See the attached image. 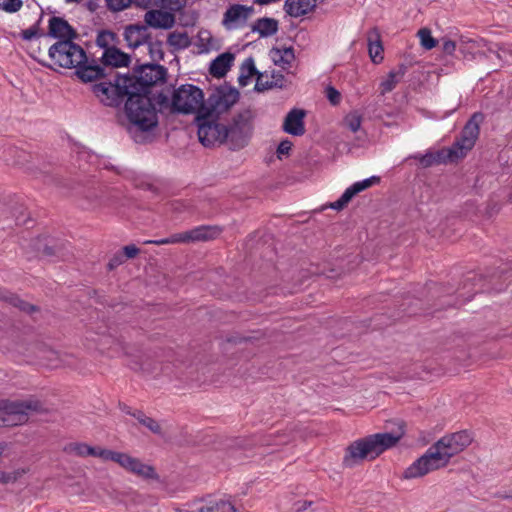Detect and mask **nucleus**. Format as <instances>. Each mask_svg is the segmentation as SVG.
Returning a JSON list of instances; mask_svg holds the SVG:
<instances>
[{"instance_id": "32", "label": "nucleus", "mask_w": 512, "mask_h": 512, "mask_svg": "<svg viewBox=\"0 0 512 512\" xmlns=\"http://www.w3.org/2000/svg\"><path fill=\"white\" fill-rule=\"evenodd\" d=\"M133 417L139 422V424L146 427L149 431L156 435H162V428L158 421L147 416L141 410H135Z\"/></svg>"}, {"instance_id": "4", "label": "nucleus", "mask_w": 512, "mask_h": 512, "mask_svg": "<svg viewBox=\"0 0 512 512\" xmlns=\"http://www.w3.org/2000/svg\"><path fill=\"white\" fill-rule=\"evenodd\" d=\"M30 412L44 413L46 410L41 401L35 398L25 400L0 399V413L3 426H18L25 424Z\"/></svg>"}, {"instance_id": "52", "label": "nucleus", "mask_w": 512, "mask_h": 512, "mask_svg": "<svg viewBox=\"0 0 512 512\" xmlns=\"http://www.w3.org/2000/svg\"><path fill=\"white\" fill-rule=\"evenodd\" d=\"M121 410H122L124 413L129 414V415H131V416H133V413L135 412V411H132V410H131L127 405H122V406H121Z\"/></svg>"}, {"instance_id": "15", "label": "nucleus", "mask_w": 512, "mask_h": 512, "mask_svg": "<svg viewBox=\"0 0 512 512\" xmlns=\"http://www.w3.org/2000/svg\"><path fill=\"white\" fill-rule=\"evenodd\" d=\"M304 117V110L292 109L284 119L283 130L293 136L303 135L305 133Z\"/></svg>"}, {"instance_id": "46", "label": "nucleus", "mask_w": 512, "mask_h": 512, "mask_svg": "<svg viewBox=\"0 0 512 512\" xmlns=\"http://www.w3.org/2000/svg\"><path fill=\"white\" fill-rule=\"evenodd\" d=\"M162 2L171 10H178L183 6V0H162Z\"/></svg>"}, {"instance_id": "9", "label": "nucleus", "mask_w": 512, "mask_h": 512, "mask_svg": "<svg viewBox=\"0 0 512 512\" xmlns=\"http://www.w3.org/2000/svg\"><path fill=\"white\" fill-rule=\"evenodd\" d=\"M108 461H113L126 471L135 474L144 479H154L157 477L155 469L147 464H144L140 459L130 456L129 454L116 452L110 450Z\"/></svg>"}, {"instance_id": "50", "label": "nucleus", "mask_w": 512, "mask_h": 512, "mask_svg": "<svg viewBox=\"0 0 512 512\" xmlns=\"http://www.w3.org/2000/svg\"><path fill=\"white\" fill-rule=\"evenodd\" d=\"M110 36H111V34H110V33H108V32H102V33H100V34L98 35V37H97V44H98L99 46H102V47L106 46V38H107V37H110Z\"/></svg>"}, {"instance_id": "24", "label": "nucleus", "mask_w": 512, "mask_h": 512, "mask_svg": "<svg viewBox=\"0 0 512 512\" xmlns=\"http://www.w3.org/2000/svg\"><path fill=\"white\" fill-rule=\"evenodd\" d=\"M49 34L55 38L71 40L75 33L66 20L59 17H52L49 20Z\"/></svg>"}, {"instance_id": "33", "label": "nucleus", "mask_w": 512, "mask_h": 512, "mask_svg": "<svg viewBox=\"0 0 512 512\" xmlns=\"http://www.w3.org/2000/svg\"><path fill=\"white\" fill-rule=\"evenodd\" d=\"M37 357L43 364L49 367H57L61 362H63L59 352L48 347L41 348Z\"/></svg>"}, {"instance_id": "51", "label": "nucleus", "mask_w": 512, "mask_h": 512, "mask_svg": "<svg viewBox=\"0 0 512 512\" xmlns=\"http://www.w3.org/2000/svg\"><path fill=\"white\" fill-rule=\"evenodd\" d=\"M123 263V257L121 255L115 256L109 262V268L113 269Z\"/></svg>"}, {"instance_id": "57", "label": "nucleus", "mask_w": 512, "mask_h": 512, "mask_svg": "<svg viewBox=\"0 0 512 512\" xmlns=\"http://www.w3.org/2000/svg\"><path fill=\"white\" fill-rule=\"evenodd\" d=\"M2 455V452L0 451V456Z\"/></svg>"}, {"instance_id": "56", "label": "nucleus", "mask_w": 512, "mask_h": 512, "mask_svg": "<svg viewBox=\"0 0 512 512\" xmlns=\"http://www.w3.org/2000/svg\"><path fill=\"white\" fill-rule=\"evenodd\" d=\"M510 51L512 52V45H511V49H510Z\"/></svg>"}, {"instance_id": "28", "label": "nucleus", "mask_w": 512, "mask_h": 512, "mask_svg": "<svg viewBox=\"0 0 512 512\" xmlns=\"http://www.w3.org/2000/svg\"><path fill=\"white\" fill-rule=\"evenodd\" d=\"M475 142L476 140L474 139L463 138L460 136L451 148L446 149L449 153L450 162L466 156L468 151L474 147Z\"/></svg>"}, {"instance_id": "21", "label": "nucleus", "mask_w": 512, "mask_h": 512, "mask_svg": "<svg viewBox=\"0 0 512 512\" xmlns=\"http://www.w3.org/2000/svg\"><path fill=\"white\" fill-rule=\"evenodd\" d=\"M124 38L127 45L135 49L148 42V29L145 26H129L125 29Z\"/></svg>"}, {"instance_id": "31", "label": "nucleus", "mask_w": 512, "mask_h": 512, "mask_svg": "<svg viewBox=\"0 0 512 512\" xmlns=\"http://www.w3.org/2000/svg\"><path fill=\"white\" fill-rule=\"evenodd\" d=\"M257 74L253 58L245 59L240 67V74L238 82L240 86L244 87L249 84L250 79Z\"/></svg>"}, {"instance_id": "11", "label": "nucleus", "mask_w": 512, "mask_h": 512, "mask_svg": "<svg viewBox=\"0 0 512 512\" xmlns=\"http://www.w3.org/2000/svg\"><path fill=\"white\" fill-rule=\"evenodd\" d=\"M254 8L242 4H233L223 14L222 25L227 30H238L246 26Z\"/></svg>"}, {"instance_id": "42", "label": "nucleus", "mask_w": 512, "mask_h": 512, "mask_svg": "<svg viewBox=\"0 0 512 512\" xmlns=\"http://www.w3.org/2000/svg\"><path fill=\"white\" fill-rule=\"evenodd\" d=\"M326 97L333 105L338 104L341 100L339 91L332 86L326 88Z\"/></svg>"}, {"instance_id": "54", "label": "nucleus", "mask_w": 512, "mask_h": 512, "mask_svg": "<svg viewBox=\"0 0 512 512\" xmlns=\"http://www.w3.org/2000/svg\"><path fill=\"white\" fill-rule=\"evenodd\" d=\"M80 0H66V2H79Z\"/></svg>"}, {"instance_id": "8", "label": "nucleus", "mask_w": 512, "mask_h": 512, "mask_svg": "<svg viewBox=\"0 0 512 512\" xmlns=\"http://www.w3.org/2000/svg\"><path fill=\"white\" fill-rule=\"evenodd\" d=\"M50 58L63 68H75L87 62L86 53L81 46L72 40H62L49 48Z\"/></svg>"}, {"instance_id": "35", "label": "nucleus", "mask_w": 512, "mask_h": 512, "mask_svg": "<svg viewBox=\"0 0 512 512\" xmlns=\"http://www.w3.org/2000/svg\"><path fill=\"white\" fill-rule=\"evenodd\" d=\"M343 124L346 128L355 133L361 128L362 115L358 111H351L344 117Z\"/></svg>"}, {"instance_id": "47", "label": "nucleus", "mask_w": 512, "mask_h": 512, "mask_svg": "<svg viewBox=\"0 0 512 512\" xmlns=\"http://www.w3.org/2000/svg\"><path fill=\"white\" fill-rule=\"evenodd\" d=\"M21 36L25 40H31L37 36V28L30 27L28 29H25L21 32Z\"/></svg>"}, {"instance_id": "17", "label": "nucleus", "mask_w": 512, "mask_h": 512, "mask_svg": "<svg viewBox=\"0 0 512 512\" xmlns=\"http://www.w3.org/2000/svg\"><path fill=\"white\" fill-rule=\"evenodd\" d=\"M367 44H368V53L370 59L373 63L379 64L383 61V45L381 41V34L378 28H371L367 32Z\"/></svg>"}, {"instance_id": "55", "label": "nucleus", "mask_w": 512, "mask_h": 512, "mask_svg": "<svg viewBox=\"0 0 512 512\" xmlns=\"http://www.w3.org/2000/svg\"><path fill=\"white\" fill-rule=\"evenodd\" d=\"M138 5H142L143 3L140 0H135Z\"/></svg>"}, {"instance_id": "2", "label": "nucleus", "mask_w": 512, "mask_h": 512, "mask_svg": "<svg viewBox=\"0 0 512 512\" xmlns=\"http://www.w3.org/2000/svg\"><path fill=\"white\" fill-rule=\"evenodd\" d=\"M402 435L403 432L398 434L376 433L354 441L346 449L343 465L352 468L365 459H375L385 450L393 447Z\"/></svg>"}, {"instance_id": "6", "label": "nucleus", "mask_w": 512, "mask_h": 512, "mask_svg": "<svg viewBox=\"0 0 512 512\" xmlns=\"http://www.w3.org/2000/svg\"><path fill=\"white\" fill-rule=\"evenodd\" d=\"M172 109L183 114H199L208 109L204 105V94L200 88L192 84L181 85L175 89L171 98Z\"/></svg>"}, {"instance_id": "44", "label": "nucleus", "mask_w": 512, "mask_h": 512, "mask_svg": "<svg viewBox=\"0 0 512 512\" xmlns=\"http://www.w3.org/2000/svg\"><path fill=\"white\" fill-rule=\"evenodd\" d=\"M171 206L175 212L179 213L189 211L191 208L190 204L185 201H175L171 204Z\"/></svg>"}, {"instance_id": "37", "label": "nucleus", "mask_w": 512, "mask_h": 512, "mask_svg": "<svg viewBox=\"0 0 512 512\" xmlns=\"http://www.w3.org/2000/svg\"><path fill=\"white\" fill-rule=\"evenodd\" d=\"M3 299L8 301L13 306L19 308L22 311L30 313L34 310V307L30 304L26 303L25 301L21 300L16 295L10 294L9 296H3Z\"/></svg>"}, {"instance_id": "3", "label": "nucleus", "mask_w": 512, "mask_h": 512, "mask_svg": "<svg viewBox=\"0 0 512 512\" xmlns=\"http://www.w3.org/2000/svg\"><path fill=\"white\" fill-rule=\"evenodd\" d=\"M124 94L128 96L125 111L129 121L142 131L156 127L158 117L151 99L146 94L132 89H126Z\"/></svg>"}, {"instance_id": "41", "label": "nucleus", "mask_w": 512, "mask_h": 512, "mask_svg": "<svg viewBox=\"0 0 512 512\" xmlns=\"http://www.w3.org/2000/svg\"><path fill=\"white\" fill-rule=\"evenodd\" d=\"M180 243L179 233L171 235L167 238H162L158 240H148L145 244H154V245H167V244H176Z\"/></svg>"}, {"instance_id": "16", "label": "nucleus", "mask_w": 512, "mask_h": 512, "mask_svg": "<svg viewBox=\"0 0 512 512\" xmlns=\"http://www.w3.org/2000/svg\"><path fill=\"white\" fill-rule=\"evenodd\" d=\"M220 233L218 227L199 226L192 230L179 233L180 243H189L196 241H207L215 238Z\"/></svg>"}, {"instance_id": "36", "label": "nucleus", "mask_w": 512, "mask_h": 512, "mask_svg": "<svg viewBox=\"0 0 512 512\" xmlns=\"http://www.w3.org/2000/svg\"><path fill=\"white\" fill-rule=\"evenodd\" d=\"M420 44L426 50H431L436 47L437 41L432 37L431 31L428 28H422L418 31Z\"/></svg>"}, {"instance_id": "25", "label": "nucleus", "mask_w": 512, "mask_h": 512, "mask_svg": "<svg viewBox=\"0 0 512 512\" xmlns=\"http://www.w3.org/2000/svg\"><path fill=\"white\" fill-rule=\"evenodd\" d=\"M69 450L77 456H81V457L93 456V457L101 458L104 461H108V455L106 453L110 452L109 449H103L100 447H92L86 443L70 444Z\"/></svg>"}, {"instance_id": "45", "label": "nucleus", "mask_w": 512, "mask_h": 512, "mask_svg": "<svg viewBox=\"0 0 512 512\" xmlns=\"http://www.w3.org/2000/svg\"><path fill=\"white\" fill-rule=\"evenodd\" d=\"M123 252L126 258L130 259L136 257L140 250L135 245H127L123 248Z\"/></svg>"}, {"instance_id": "22", "label": "nucleus", "mask_w": 512, "mask_h": 512, "mask_svg": "<svg viewBox=\"0 0 512 512\" xmlns=\"http://www.w3.org/2000/svg\"><path fill=\"white\" fill-rule=\"evenodd\" d=\"M269 56L275 65L283 69L291 67L295 59L294 50L292 47H274L270 50Z\"/></svg>"}, {"instance_id": "1", "label": "nucleus", "mask_w": 512, "mask_h": 512, "mask_svg": "<svg viewBox=\"0 0 512 512\" xmlns=\"http://www.w3.org/2000/svg\"><path fill=\"white\" fill-rule=\"evenodd\" d=\"M473 441L467 430L458 431L441 437L435 444L415 460L404 471V478L422 477L432 471L445 467L450 459L465 450Z\"/></svg>"}, {"instance_id": "39", "label": "nucleus", "mask_w": 512, "mask_h": 512, "mask_svg": "<svg viewBox=\"0 0 512 512\" xmlns=\"http://www.w3.org/2000/svg\"><path fill=\"white\" fill-rule=\"evenodd\" d=\"M133 0H106L107 7L113 12L122 11L131 6Z\"/></svg>"}, {"instance_id": "5", "label": "nucleus", "mask_w": 512, "mask_h": 512, "mask_svg": "<svg viewBox=\"0 0 512 512\" xmlns=\"http://www.w3.org/2000/svg\"><path fill=\"white\" fill-rule=\"evenodd\" d=\"M213 108L203 109L196 115L198 138L204 146H213L227 140L226 126L217 123Z\"/></svg>"}, {"instance_id": "30", "label": "nucleus", "mask_w": 512, "mask_h": 512, "mask_svg": "<svg viewBox=\"0 0 512 512\" xmlns=\"http://www.w3.org/2000/svg\"><path fill=\"white\" fill-rule=\"evenodd\" d=\"M75 68L77 75L84 82H92L103 76V70L98 65H87L84 62Z\"/></svg>"}, {"instance_id": "20", "label": "nucleus", "mask_w": 512, "mask_h": 512, "mask_svg": "<svg viewBox=\"0 0 512 512\" xmlns=\"http://www.w3.org/2000/svg\"><path fill=\"white\" fill-rule=\"evenodd\" d=\"M317 0H285L284 11L291 17H301L311 12Z\"/></svg>"}, {"instance_id": "10", "label": "nucleus", "mask_w": 512, "mask_h": 512, "mask_svg": "<svg viewBox=\"0 0 512 512\" xmlns=\"http://www.w3.org/2000/svg\"><path fill=\"white\" fill-rule=\"evenodd\" d=\"M227 140L236 148L244 147L252 133V123L248 115H239L233 123L226 127Z\"/></svg>"}, {"instance_id": "48", "label": "nucleus", "mask_w": 512, "mask_h": 512, "mask_svg": "<svg viewBox=\"0 0 512 512\" xmlns=\"http://www.w3.org/2000/svg\"><path fill=\"white\" fill-rule=\"evenodd\" d=\"M17 477L4 471H0V483L7 484L16 481Z\"/></svg>"}, {"instance_id": "7", "label": "nucleus", "mask_w": 512, "mask_h": 512, "mask_svg": "<svg viewBox=\"0 0 512 512\" xmlns=\"http://www.w3.org/2000/svg\"><path fill=\"white\" fill-rule=\"evenodd\" d=\"M167 70L158 64H147L141 66L133 77H124L123 82L126 89L146 94V88L165 81Z\"/></svg>"}, {"instance_id": "53", "label": "nucleus", "mask_w": 512, "mask_h": 512, "mask_svg": "<svg viewBox=\"0 0 512 512\" xmlns=\"http://www.w3.org/2000/svg\"><path fill=\"white\" fill-rule=\"evenodd\" d=\"M166 101H167V97H165V96H164V97L162 98V100L160 101V103H162V104H163V103H165Z\"/></svg>"}, {"instance_id": "19", "label": "nucleus", "mask_w": 512, "mask_h": 512, "mask_svg": "<svg viewBox=\"0 0 512 512\" xmlns=\"http://www.w3.org/2000/svg\"><path fill=\"white\" fill-rule=\"evenodd\" d=\"M145 22L148 26L160 29H169L174 25V16L166 11L150 10L145 14Z\"/></svg>"}, {"instance_id": "13", "label": "nucleus", "mask_w": 512, "mask_h": 512, "mask_svg": "<svg viewBox=\"0 0 512 512\" xmlns=\"http://www.w3.org/2000/svg\"><path fill=\"white\" fill-rule=\"evenodd\" d=\"M186 508L178 509L179 512H236L235 506L229 500H219L206 503L196 500L185 505Z\"/></svg>"}, {"instance_id": "29", "label": "nucleus", "mask_w": 512, "mask_h": 512, "mask_svg": "<svg viewBox=\"0 0 512 512\" xmlns=\"http://www.w3.org/2000/svg\"><path fill=\"white\" fill-rule=\"evenodd\" d=\"M252 31L257 32L260 37L272 36L278 31V21L274 18H260L253 24Z\"/></svg>"}, {"instance_id": "43", "label": "nucleus", "mask_w": 512, "mask_h": 512, "mask_svg": "<svg viewBox=\"0 0 512 512\" xmlns=\"http://www.w3.org/2000/svg\"><path fill=\"white\" fill-rule=\"evenodd\" d=\"M292 148V142L289 140H283L280 142L277 148L278 157L281 155H287Z\"/></svg>"}, {"instance_id": "26", "label": "nucleus", "mask_w": 512, "mask_h": 512, "mask_svg": "<svg viewBox=\"0 0 512 512\" xmlns=\"http://www.w3.org/2000/svg\"><path fill=\"white\" fill-rule=\"evenodd\" d=\"M102 62L107 66L125 67L128 66L130 58L127 54L123 53L119 49L110 47L104 50L102 55Z\"/></svg>"}, {"instance_id": "18", "label": "nucleus", "mask_w": 512, "mask_h": 512, "mask_svg": "<svg viewBox=\"0 0 512 512\" xmlns=\"http://www.w3.org/2000/svg\"><path fill=\"white\" fill-rule=\"evenodd\" d=\"M409 159L417 160L419 165L423 168L450 162L449 153L446 149H441L435 152L427 151L425 154L417 153L409 156Z\"/></svg>"}, {"instance_id": "34", "label": "nucleus", "mask_w": 512, "mask_h": 512, "mask_svg": "<svg viewBox=\"0 0 512 512\" xmlns=\"http://www.w3.org/2000/svg\"><path fill=\"white\" fill-rule=\"evenodd\" d=\"M478 118H480V115L477 113H475L471 117V119L464 126V128L461 132V137L470 138V139H474V140L478 139L479 132H480Z\"/></svg>"}, {"instance_id": "12", "label": "nucleus", "mask_w": 512, "mask_h": 512, "mask_svg": "<svg viewBox=\"0 0 512 512\" xmlns=\"http://www.w3.org/2000/svg\"><path fill=\"white\" fill-rule=\"evenodd\" d=\"M123 78H118L116 84L102 82L94 86V92L105 105L113 106L118 103V96L124 94Z\"/></svg>"}, {"instance_id": "23", "label": "nucleus", "mask_w": 512, "mask_h": 512, "mask_svg": "<svg viewBox=\"0 0 512 512\" xmlns=\"http://www.w3.org/2000/svg\"><path fill=\"white\" fill-rule=\"evenodd\" d=\"M234 55L230 52H225L217 56L210 64L209 72L212 76L221 78L226 75L232 63Z\"/></svg>"}, {"instance_id": "40", "label": "nucleus", "mask_w": 512, "mask_h": 512, "mask_svg": "<svg viewBox=\"0 0 512 512\" xmlns=\"http://www.w3.org/2000/svg\"><path fill=\"white\" fill-rule=\"evenodd\" d=\"M168 42L172 46L184 47L187 45L188 38L182 33H171L168 37Z\"/></svg>"}, {"instance_id": "49", "label": "nucleus", "mask_w": 512, "mask_h": 512, "mask_svg": "<svg viewBox=\"0 0 512 512\" xmlns=\"http://www.w3.org/2000/svg\"><path fill=\"white\" fill-rule=\"evenodd\" d=\"M456 49V44L452 40H446L443 43V51L447 54H452Z\"/></svg>"}, {"instance_id": "27", "label": "nucleus", "mask_w": 512, "mask_h": 512, "mask_svg": "<svg viewBox=\"0 0 512 512\" xmlns=\"http://www.w3.org/2000/svg\"><path fill=\"white\" fill-rule=\"evenodd\" d=\"M406 73V68L401 65L397 69L391 70L379 85L381 95L391 92L401 82Z\"/></svg>"}, {"instance_id": "14", "label": "nucleus", "mask_w": 512, "mask_h": 512, "mask_svg": "<svg viewBox=\"0 0 512 512\" xmlns=\"http://www.w3.org/2000/svg\"><path fill=\"white\" fill-rule=\"evenodd\" d=\"M379 181H380L379 177L372 176V177L364 179L362 181L355 182L353 185H351L344 191V193L341 195V197L338 200L331 203L330 207L334 210L343 209L352 200V198L355 195L366 190L367 188L371 187L372 185L378 183Z\"/></svg>"}, {"instance_id": "38", "label": "nucleus", "mask_w": 512, "mask_h": 512, "mask_svg": "<svg viewBox=\"0 0 512 512\" xmlns=\"http://www.w3.org/2000/svg\"><path fill=\"white\" fill-rule=\"evenodd\" d=\"M22 7L21 0H0V10L14 13Z\"/></svg>"}]
</instances>
